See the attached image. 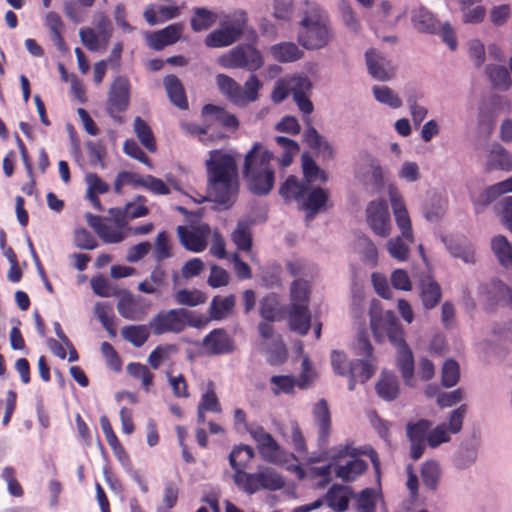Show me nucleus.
<instances>
[{
	"mask_svg": "<svg viewBox=\"0 0 512 512\" xmlns=\"http://www.w3.org/2000/svg\"><path fill=\"white\" fill-rule=\"evenodd\" d=\"M370 329L379 343L389 341L396 349V364L404 383L409 387L416 386L414 375V357L404 340V329L391 310H383L378 302L370 308Z\"/></svg>",
	"mask_w": 512,
	"mask_h": 512,
	"instance_id": "1",
	"label": "nucleus"
},
{
	"mask_svg": "<svg viewBox=\"0 0 512 512\" xmlns=\"http://www.w3.org/2000/svg\"><path fill=\"white\" fill-rule=\"evenodd\" d=\"M208 196L228 207L238 192L239 181L236 158L223 150H212L206 160Z\"/></svg>",
	"mask_w": 512,
	"mask_h": 512,
	"instance_id": "2",
	"label": "nucleus"
},
{
	"mask_svg": "<svg viewBox=\"0 0 512 512\" xmlns=\"http://www.w3.org/2000/svg\"><path fill=\"white\" fill-rule=\"evenodd\" d=\"M298 43L306 50H321L326 48L334 39V32L327 12L316 2H302Z\"/></svg>",
	"mask_w": 512,
	"mask_h": 512,
	"instance_id": "3",
	"label": "nucleus"
},
{
	"mask_svg": "<svg viewBox=\"0 0 512 512\" xmlns=\"http://www.w3.org/2000/svg\"><path fill=\"white\" fill-rule=\"evenodd\" d=\"M387 193L396 225L401 234L390 238L386 243V249L393 259L405 262L409 259L410 245L414 243L411 219L399 189L394 184H390Z\"/></svg>",
	"mask_w": 512,
	"mask_h": 512,
	"instance_id": "4",
	"label": "nucleus"
},
{
	"mask_svg": "<svg viewBox=\"0 0 512 512\" xmlns=\"http://www.w3.org/2000/svg\"><path fill=\"white\" fill-rule=\"evenodd\" d=\"M274 155L262 143L256 142L244 159V176L249 189L257 195H265L274 186V171L270 165Z\"/></svg>",
	"mask_w": 512,
	"mask_h": 512,
	"instance_id": "5",
	"label": "nucleus"
},
{
	"mask_svg": "<svg viewBox=\"0 0 512 512\" xmlns=\"http://www.w3.org/2000/svg\"><path fill=\"white\" fill-rule=\"evenodd\" d=\"M249 434L264 461L285 468L300 480L306 477V472L298 463L295 454L283 448L263 427L251 426Z\"/></svg>",
	"mask_w": 512,
	"mask_h": 512,
	"instance_id": "6",
	"label": "nucleus"
},
{
	"mask_svg": "<svg viewBox=\"0 0 512 512\" xmlns=\"http://www.w3.org/2000/svg\"><path fill=\"white\" fill-rule=\"evenodd\" d=\"M280 194L286 200H296L302 209L313 216L325 209L329 192L321 187L307 191V188L298 182L296 177L289 176L280 188Z\"/></svg>",
	"mask_w": 512,
	"mask_h": 512,
	"instance_id": "7",
	"label": "nucleus"
},
{
	"mask_svg": "<svg viewBox=\"0 0 512 512\" xmlns=\"http://www.w3.org/2000/svg\"><path fill=\"white\" fill-rule=\"evenodd\" d=\"M247 25L246 13L235 11L224 15L219 26L208 33L204 43L210 48H224L233 45L243 35Z\"/></svg>",
	"mask_w": 512,
	"mask_h": 512,
	"instance_id": "8",
	"label": "nucleus"
},
{
	"mask_svg": "<svg viewBox=\"0 0 512 512\" xmlns=\"http://www.w3.org/2000/svg\"><path fill=\"white\" fill-rule=\"evenodd\" d=\"M233 481L240 490L247 494H254L260 490H281L286 484L283 475L268 466H262L254 473L233 474Z\"/></svg>",
	"mask_w": 512,
	"mask_h": 512,
	"instance_id": "9",
	"label": "nucleus"
},
{
	"mask_svg": "<svg viewBox=\"0 0 512 512\" xmlns=\"http://www.w3.org/2000/svg\"><path fill=\"white\" fill-rule=\"evenodd\" d=\"M360 454V450L350 444L332 448V467L335 476L345 482L358 478L367 468L365 461L360 459Z\"/></svg>",
	"mask_w": 512,
	"mask_h": 512,
	"instance_id": "10",
	"label": "nucleus"
},
{
	"mask_svg": "<svg viewBox=\"0 0 512 512\" xmlns=\"http://www.w3.org/2000/svg\"><path fill=\"white\" fill-rule=\"evenodd\" d=\"M331 366L334 373L349 377V390L355 389L357 381L366 382L375 372V366L371 361L353 362L340 350H333L330 355Z\"/></svg>",
	"mask_w": 512,
	"mask_h": 512,
	"instance_id": "11",
	"label": "nucleus"
},
{
	"mask_svg": "<svg viewBox=\"0 0 512 512\" xmlns=\"http://www.w3.org/2000/svg\"><path fill=\"white\" fill-rule=\"evenodd\" d=\"M467 412V404H461L450 411L446 422L438 424L433 429H429L427 445L431 448H437L442 444L450 442L452 435L461 432Z\"/></svg>",
	"mask_w": 512,
	"mask_h": 512,
	"instance_id": "12",
	"label": "nucleus"
},
{
	"mask_svg": "<svg viewBox=\"0 0 512 512\" xmlns=\"http://www.w3.org/2000/svg\"><path fill=\"white\" fill-rule=\"evenodd\" d=\"M118 313L130 321L143 320L151 309V302L139 295H133L127 290H121L118 293L117 300Z\"/></svg>",
	"mask_w": 512,
	"mask_h": 512,
	"instance_id": "13",
	"label": "nucleus"
},
{
	"mask_svg": "<svg viewBox=\"0 0 512 512\" xmlns=\"http://www.w3.org/2000/svg\"><path fill=\"white\" fill-rule=\"evenodd\" d=\"M177 234L185 249L199 253L206 249L211 230L206 223H197L190 226H179Z\"/></svg>",
	"mask_w": 512,
	"mask_h": 512,
	"instance_id": "14",
	"label": "nucleus"
},
{
	"mask_svg": "<svg viewBox=\"0 0 512 512\" xmlns=\"http://www.w3.org/2000/svg\"><path fill=\"white\" fill-rule=\"evenodd\" d=\"M366 221L370 229L380 237H387L392 231V223L387 204L376 199L367 205Z\"/></svg>",
	"mask_w": 512,
	"mask_h": 512,
	"instance_id": "15",
	"label": "nucleus"
},
{
	"mask_svg": "<svg viewBox=\"0 0 512 512\" xmlns=\"http://www.w3.org/2000/svg\"><path fill=\"white\" fill-rule=\"evenodd\" d=\"M185 309H171L158 313L150 322L154 334L179 333L184 330Z\"/></svg>",
	"mask_w": 512,
	"mask_h": 512,
	"instance_id": "16",
	"label": "nucleus"
},
{
	"mask_svg": "<svg viewBox=\"0 0 512 512\" xmlns=\"http://www.w3.org/2000/svg\"><path fill=\"white\" fill-rule=\"evenodd\" d=\"M430 427L431 422L426 419L410 422L406 426V435L411 444L410 456L414 460L419 459L424 453Z\"/></svg>",
	"mask_w": 512,
	"mask_h": 512,
	"instance_id": "17",
	"label": "nucleus"
},
{
	"mask_svg": "<svg viewBox=\"0 0 512 512\" xmlns=\"http://www.w3.org/2000/svg\"><path fill=\"white\" fill-rule=\"evenodd\" d=\"M184 4L179 5L174 0H164L163 3L152 4L144 10V18L150 25H156L178 17Z\"/></svg>",
	"mask_w": 512,
	"mask_h": 512,
	"instance_id": "18",
	"label": "nucleus"
},
{
	"mask_svg": "<svg viewBox=\"0 0 512 512\" xmlns=\"http://www.w3.org/2000/svg\"><path fill=\"white\" fill-rule=\"evenodd\" d=\"M366 64L369 74L379 81L390 80L395 73V69L391 62L382 56L376 50L366 52Z\"/></svg>",
	"mask_w": 512,
	"mask_h": 512,
	"instance_id": "19",
	"label": "nucleus"
},
{
	"mask_svg": "<svg viewBox=\"0 0 512 512\" xmlns=\"http://www.w3.org/2000/svg\"><path fill=\"white\" fill-rule=\"evenodd\" d=\"M183 29V24L175 23L157 32L148 33L146 34L147 44L155 50H161L165 46L176 43L180 39Z\"/></svg>",
	"mask_w": 512,
	"mask_h": 512,
	"instance_id": "20",
	"label": "nucleus"
},
{
	"mask_svg": "<svg viewBox=\"0 0 512 512\" xmlns=\"http://www.w3.org/2000/svg\"><path fill=\"white\" fill-rule=\"evenodd\" d=\"M203 349L209 354H226L234 349L231 337L223 329H214L205 336L202 343Z\"/></svg>",
	"mask_w": 512,
	"mask_h": 512,
	"instance_id": "21",
	"label": "nucleus"
},
{
	"mask_svg": "<svg viewBox=\"0 0 512 512\" xmlns=\"http://www.w3.org/2000/svg\"><path fill=\"white\" fill-rule=\"evenodd\" d=\"M147 199L144 196H137L134 200L128 202L124 210L111 209L110 214L112 218H116L118 223L126 225L127 220L145 217L149 214V209L146 206Z\"/></svg>",
	"mask_w": 512,
	"mask_h": 512,
	"instance_id": "22",
	"label": "nucleus"
},
{
	"mask_svg": "<svg viewBox=\"0 0 512 512\" xmlns=\"http://www.w3.org/2000/svg\"><path fill=\"white\" fill-rule=\"evenodd\" d=\"M129 104V83L126 78L119 77L112 84L109 95V112H122Z\"/></svg>",
	"mask_w": 512,
	"mask_h": 512,
	"instance_id": "23",
	"label": "nucleus"
},
{
	"mask_svg": "<svg viewBox=\"0 0 512 512\" xmlns=\"http://www.w3.org/2000/svg\"><path fill=\"white\" fill-rule=\"evenodd\" d=\"M352 494L350 487L334 484L327 491L324 499L330 509L336 512H344L348 509Z\"/></svg>",
	"mask_w": 512,
	"mask_h": 512,
	"instance_id": "24",
	"label": "nucleus"
},
{
	"mask_svg": "<svg viewBox=\"0 0 512 512\" xmlns=\"http://www.w3.org/2000/svg\"><path fill=\"white\" fill-rule=\"evenodd\" d=\"M441 297V287L432 277L426 276L420 281V298L425 309L436 307Z\"/></svg>",
	"mask_w": 512,
	"mask_h": 512,
	"instance_id": "25",
	"label": "nucleus"
},
{
	"mask_svg": "<svg viewBox=\"0 0 512 512\" xmlns=\"http://www.w3.org/2000/svg\"><path fill=\"white\" fill-rule=\"evenodd\" d=\"M311 315L308 306L290 307L288 312V324L292 331L301 335L308 333L310 329Z\"/></svg>",
	"mask_w": 512,
	"mask_h": 512,
	"instance_id": "26",
	"label": "nucleus"
},
{
	"mask_svg": "<svg viewBox=\"0 0 512 512\" xmlns=\"http://www.w3.org/2000/svg\"><path fill=\"white\" fill-rule=\"evenodd\" d=\"M269 53L278 62H294L301 59L304 52L293 42H282L269 48Z\"/></svg>",
	"mask_w": 512,
	"mask_h": 512,
	"instance_id": "27",
	"label": "nucleus"
},
{
	"mask_svg": "<svg viewBox=\"0 0 512 512\" xmlns=\"http://www.w3.org/2000/svg\"><path fill=\"white\" fill-rule=\"evenodd\" d=\"M485 167L488 171L495 169L510 171L512 170V155L503 147L495 145L487 154Z\"/></svg>",
	"mask_w": 512,
	"mask_h": 512,
	"instance_id": "28",
	"label": "nucleus"
},
{
	"mask_svg": "<svg viewBox=\"0 0 512 512\" xmlns=\"http://www.w3.org/2000/svg\"><path fill=\"white\" fill-rule=\"evenodd\" d=\"M254 456L255 452L251 446H235L229 455V463L235 471L234 474H238L239 472H246L245 469L249 466Z\"/></svg>",
	"mask_w": 512,
	"mask_h": 512,
	"instance_id": "29",
	"label": "nucleus"
},
{
	"mask_svg": "<svg viewBox=\"0 0 512 512\" xmlns=\"http://www.w3.org/2000/svg\"><path fill=\"white\" fill-rule=\"evenodd\" d=\"M313 415L319 429V440L326 442L330 433L331 417L325 400L321 399L315 404Z\"/></svg>",
	"mask_w": 512,
	"mask_h": 512,
	"instance_id": "30",
	"label": "nucleus"
},
{
	"mask_svg": "<svg viewBox=\"0 0 512 512\" xmlns=\"http://www.w3.org/2000/svg\"><path fill=\"white\" fill-rule=\"evenodd\" d=\"M375 388L379 397L386 401H392L399 395L398 379L391 373L383 372Z\"/></svg>",
	"mask_w": 512,
	"mask_h": 512,
	"instance_id": "31",
	"label": "nucleus"
},
{
	"mask_svg": "<svg viewBox=\"0 0 512 512\" xmlns=\"http://www.w3.org/2000/svg\"><path fill=\"white\" fill-rule=\"evenodd\" d=\"M304 180L307 184L325 183L328 180L327 173L321 169L309 154H303L301 157Z\"/></svg>",
	"mask_w": 512,
	"mask_h": 512,
	"instance_id": "32",
	"label": "nucleus"
},
{
	"mask_svg": "<svg viewBox=\"0 0 512 512\" xmlns=\"http://www.w3.org/2000/svg\"><path fill=\"white\" fill-rule=\"evenodd\" d=\"M491 248L502 266L512 268V244L505 236H495L491 240Z\"/></svg>",
	"mask_w": 512,
	"mask_h": 512,
	"instance_id": "33",
	"label": "nucleus"
},
{
	"mask_svg": "<svg viewBox=\"0 0 512 512\" xmlns=\"http://www.w3.org/2000/svg\"><path fill=\"white\" fill-rule=\"evenodd\" d=\"M113 223H100L98 221V236L106 243H118L125 239L124 223H118L116 218H113Z\"/></svg>",
	"mask_w": 512,
	"mask_h": 512,
	"instance_id": "34",
	"label": "nucleus"
},
{
	"mask_svg": "<svg viewBox=\"0 0 512 512\" xmlns=\"http://www.w3.org/2000/svg\"><path fill=\"white\" fill-rule=\"evenodd\" d=\"M372 94L378 103L386 105L391 109H399L403 105V101L398 93L386 85L373 86Z\"/></svg>",
	"mask_w": 512,
	"mask_h": 512,
	"instance_id": "35",
	"label": "nucleus"
},
{
	"mask_svg": "<svg viewBox=\"0 0 512 512\" xmlns=\"http://www.w3.org/2000/svg\"><path fill=\"white\" fill-rule=\"evenodd\" d=\"M508 287L500 281H493L479 287V296L487 305L494 304L506 298Z\"/></svg>",
	"mask_w": 512,
	"mask_h": 512,
	"instance_id": "36",
	"label": "nucleus"
},
{
	"mask_svg": "<svg viewBox=\"0 0 512 512\" xmlns=\"http://www.w3.org/2000/svg\"><path fill=\"white\" fill-rule=\"evenodd\" d=\"M235 306V297L229 295L226 297L216 296L211 301L209 315L211 319L221 320L227 317Z\"/></svg>",
	"mask_w": 512,
	"mask_h": 512,
	"instance_id": "37",
	"label": "nucleus"
},
{
	"mask_svg": "<svg viewBox=\"0 0 512 512\" xmlns=\"http://www.w3.org/2000/svg\"><path fill=\"white\" fill-rule=\"evenodd\" d=\"M217 63L225 69L244 68L246 63L244 46L239 45L223 53L217 58Z\"/></svg>",
	"mask_w": 512,
	"mask_h": 512,
	"instance_id": "38",
	"label": "nucleus"
},
{
	"mask_svg": "<svg viewBox=\"0 0 512 512\" xmlns=\"http://www.w3.org/2000/svg\"><path fill=\"white\" fill-rule=\"evenodd\" d=\"M164 85L170 100L179 108L184 109L187 107V99L185 96L184 88L175 76H167L164 79Z\"/></svg>",
	"mask_w": 512,
	"mask_h": 512,
	"instance_id": "39",
	"label": "nucleus"
},
{
	"mask_svg": "<svg viewBox=\"0 0 512 512\" xmlns=\"http://www.w3.org/2000/svg\"><path fill=\"white\" fill-rule=\"evenodd\" d=\"M380 499L381 496L375 489H364L356 496L354 508L356 512H376Z\"/></svg>",
	"mask_w": 512,
	"mask_h": 512,
	"instance_id": "40",
	"label": "nucleus"
},
{
	"mask_svg": "<svg viewBox=\"0 0 512 512\" xmlns=\"http://www.w3.org/2000/svg\"><path fill=\"white\" fill-rule=\"evenodd\" d=\"M275 141L281 148V155L278 157L279 164L282 167L289 166L300 150L298 143L283 136H277Z\"/></svg>",
	"mask_w": 512,
	"mask_h": 512,
	"instance_id": "41",
	"label": "nucleus"
},
{
	"mask_svg": "<svg viewBox=\"0 0 512 512\" xmlns=\"http://www.w3.org/2000/svg\"><path fill=\"white\" fill-rule=\"evenodd\" d=\"M271 392L279 396L281 394H292L297 388L296 377L293 375H273L269 380Z\"/></svg>",
	"mask_w": 512,
	"mask_h": 512,
	"instance_id": "42",
	"label": "nucleus"
},
{
	"mask_svg": "<svg viewBox=\"0 0 512 512\" xmlns=\"http://www.w3.org/2000/svg\"><path fill=\"white\" fill-rule=\"evenodd\" d=\"M231 239L239 250L249 252L252 246L250 224L241 220L231 234Z\"/></svg>",
	"mask_w": 512,
	"mask_h": 512,
	"instance_id": "43",
	"label": "nucleus"
},
{
	"mask_svg": "<svg viewBox=\"0 0 512 512\" xmlns=\"http://www.w3.org/2000/svg\"><path fill=\"white\" fill-rule=\"evenodd\" d=\"M486 73L495 88L508 90L511 87L512 80L509 71L505 67L489 65L486 68Z\"/></svg>",
	"mask_w": 512,
	"mask_h": 512,
	"instance_id": "44",
	"label": "nucleus"
},
{
	"mask_svg": "<svg viewBox=\"0 0 512 512\" xmlns=\"http://www.w3.org/2000/svg\"><path fill=\"white\" fill-rule=\"evenodd\" d=\"M216 83L221 93L238 106V101L242 99L240 95V85L233 78L225 74H219L216 77Z\"/></svg>",
	"mask_w": 512,
	"mask_h": 512,
	"instance_id": "45",
	"label": "nucleus"
},
{
	"mask_svg": "<svg viewBox=\"0 0 512 512\" xmlns=\"http://www.w3.org/2000/svg\"><path fill=\"white\" fill-rule=\"evenodd\" d=\"M217 20V15L206 8H195L191 17V28L195 32L208 30Z\"/></svg>",
	"mask_w": 512,
	"mask_h": 512,
	"instance_id": "46",
	"label": "nucleus"
},
{
	"mask_svg": "<svg viewBox=\"0 0 512 512\" xmlns=\"http://www.w3.org/2000/svg\"><path fill=\"white\" fill-rule=\"evenodd\" d=\"M414 26L422 32L435 33L439 29V23L434 15L425 8H419L413 15Z\"/></svg>",
	"mask_w": 512,
	"mask_h": 512,
	"instance_id": "47",
	"label": "nucleus"
},
{
	"mask_svg": "<svg viewBox=\"0 0 512 512\" xmlns=\"http://www.w3.org/2000/svg\"><path fill=\"white\" fill-rule=\"evenodd\" d=\"M198 406L200 410L211 413H221L222 408L215 391V385L212 381H208L205 391L202 393Z\"/></svg>",
	"mask_w": 512,
	"mask_h": 512,
	"instance_id": "48",
	"label": "nucleus"
},
{
	"mask_svg": "<svg viewBox=\"0 0 512 512\" xmlns=\"http://www.w3.org/2000/svg\"><path fill=\"white\" fill-rule=\"evenodd\" d=\"M145 175H140L136 172L121 171L117 174L114 180V190L116 193L121 194L124 186H130L134 189L144 186Z\"/></svg>",
	"mask_w": 512,
	"mask_h": 512,
	"instance_id": "49",
	"label": "nucleus"
},
{
	"mask_svg": "<svg viewBox=\"0 0 512 512\" xmlns=\"http://www.w3.org/2000/svg\"><path fill=\"white\" fill-rule=\"evenodd\" d=\"M262 88L261 81L256 75L252 74L244 83V86H240L241 101H238V106H245L250 102H255L259 98V90Z\"/></svg>",
	"mask_w": 512,
	"mask_h": 512,
	"instance_id": "50",
	"label": "nucleus"
},
{
	"mask_svg": "<svg viewBox=\"0 0 512 512\" xmlns=\"http://www.w3.org/2000/svg\"><path fill=\"white\" fill-rule=\"evenodd\" d=\"M122 337L135 347H141L149 337V328L145 325H128L121 330Z\"/></svg>",
	"mask_w": 512,
	"mask_h": 512,
	"instance_id": "51",
	"label": "nucleus"
},
{
	"mask_svg": "<svg viewBox=\"0 0 512 512\" xmlns=\"http://www.w3.org/2000/svg\"><path fill=\"white\" fill-rule=\"evenodd\" d=\"M283 436L287 438L299 455L302 456L307 454L308 450L306 441L297 422H290L287 426V431L283 433Z\"/></svg>",
	"mask_w": 512,
	"mask_h": 512,
	"instance_id": "52",
	"label": "nucleus"
},
{
	"mask_svg": "<svg viewBox=\"0 0 512 512\" xmlns=\"http://www.w3.org/2000/svg\"><path fill=\"white\" fill-rule=\"evenodd\" d=\"M134 133L141 144L150 152L156 150V143L150 126L140 117L134 120Z\"/></svg>",
	"mask_w": 512,
	"mask_h": 512,
	"instance_id": "53",
	"label": "nucleus"
},
{
	"mask_svg": "<svg viewBox=\"0 0 512 512\" xmlns=\"http://www.w3.org/2000/svg\"><path fill=\"white\" fill-rule=\"evenodd\" d=\"M441 468L438 462L429 460L423 463L421 477L424 485L429 489H435L441 478Z\"/></svg>",
	"mask_w": 512,
	"mask_h": 512,
	"instance_id": "54",
	"label": "nucleus"
},
{
	"mask_svg": "<svg viewBox=\"0 0 512 512\" xmlns=\"http://www.w3.org/2000/svg\"><path fill=\"white\" fill-rule=\"evenodd\" d=\"M309 285L306 281L298 279L290 288V307L308 306Z\"/></svg>",
	"mask_w": 512,
	"mask_h": 512,
	"instance_id": "55",
	"label": "nucleus"
},
{
	"mask_svg": "<svg viewBox=\"0 0 512 512\" xmlns=\"http://www.w3.org/2000/svg\"><path fill=\"white\" fill-rule=\"evenodd\" d=\"M355 250L362 255L363 260L371 265L376 266L378 259V251L375 244L367 237L362 236L358 238L355 243Z\"/></svg>",
	"mask_w": 512,
	"mask_h": 512,
	"instance_id": "56",
	"label": "nucleus"
},
{
	"mask_svg": "<svg viewBox=\"0 0 512 512\" xmlns=\"http://www.w3.org/2000/svg\"><path fill=\"white\" fill-rule=\"evenodd\" d=\"M207 296L197 289H181L175 293V301L180 305L195 307L205 303Z\"/></svg>",
	"mask_w": 512,
	"mask_h": 512,
	"instance_id": "57",
	"label": "nucleus"
},
{
	"mask_svg": "<svg viewBox=\"0 0 512 512\" xmlns=\"http://www.w3.org/2000/svg\"><path fill=\"white\" fill-rule=\"evenodd\" d=\"M317 377V371L309 358L305 356L302 360L300 375L296 378L297 388L301 390L308 389L315 383Z\"/></svg>",
	"mask_w": 512,
	"mask_h": 512,
	"instance_id": "58",
	"label": "nucleus"
},
{
	"mask_svg": "<svg viewBox=\"0 0 512 512\" xmlns=\"http://www.w3.org/2000/svg\"><path fill=\"white\" fill-rule=\"evenodd\" d=\"M203 114L205 116H211L215 121L226 127L237 128L239 125L235 115L226 112L224 109L218 106L206 105L203 108Z\"/></svg>",
	"mask_w": 512,
	"mask_h": 512,
	"instance_id": "59",
	"label": "nucleus"
},
{
	"mask_svg": "<svg viewBox=\"0 0 512 512\" xmlns=\"http://www.w3.org/2000/svg\"><path fill=\"white\" fill-rule=\"evenodd\" d=\"M127 372L135 379L141 381L145 391H149L153 386L154 374L150 372L147 366L140 363H130L127 365Z\"/></svg>",
	"mask_w": 512,
	"mask_h": 512,
	"instance_id": "60",
	"label": "nucleus"
},
{
	"mask_svg": "<svg viewBox=\"0 0 512 512\" xmlns=\"http://www.w3.org/2000/svg\"><path fill=\"white\" fill-rule=\"evenodd\" d=\"M447 248L453 257L461 259L464 263L475 262V252L469 243L451 241L447 244Z\"/></svg>",
	"mask_w": 512,
	"mask_h": 512,
	"instance_id": "61",
	"label": "nucleus"
},
{
	"mask_svg": "<svg viewBox=\"0 0 512 512\" xmlns=\"http://www.w3.org/2000/svg\"><path fill=\"white\" fill-rule=\"evenodd\" d=\"M273 347L268 346L267 344L263 343L261 347V351L265 352L267 355V360L273 364H282L285 362L287 358V352L286 349L280 339H274L271 343Z\"/></svg>",
	"mask_w": 512,
	"mask_h": 512,
	"instance_id": "62",
	"label": "nucleus"
},
{
	"mask_svg": "<svg viewBox=\"0 0 512 512\" xmlns=\"http://www.w3.org/2000/svg\"><path fill=\"white\" fill-rule=\"evenodd\" d=\"M165 279V272L159 268L154 269L149 278L145 279L138 285L139 291L146 294H154L159 292Z\"/></svg>",
	"mask_w": 512,
	"mask_h": 512,
	"instance_id": "63",
	"label": "nucleus"
},
{
	"mask_svg": "<svg viewBox=\"0 0 512 512\" xmlns=\"http://www.w3.org/2000/svg\"><path fill=\"white\" fill-rule=\"evenodd\" d=\"M176 351L177 348L175 345L158 346L150 353L148 363L153 369H158L163 363L167 362Z\"/></svg>",
	"mask_w": 512,
	"mask_h": 512,
	"instance_id": "64",
	"label": "nucleus"
}]
</instances>
